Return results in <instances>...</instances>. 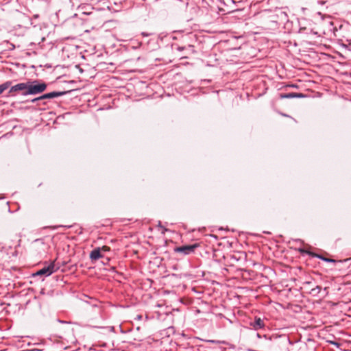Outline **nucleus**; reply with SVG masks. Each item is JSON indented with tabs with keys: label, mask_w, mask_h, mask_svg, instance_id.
<instances>
[{
	"label": "nucleus",
	"mask_w": 351,
	"mask_h": 351,
	"mask_svg": "<svg viewBox=\"0 0 351 351\" xmlns=\"http://www.w3.org/2000/svg\"><path fill=\"white\" fill-rule=\"evenodd\" d=\"M27 86V90L22 93L23 96L39 94L45 91L47 88V84L45 83H38L37 81L28 82Z\"/></svg>",
	"instance_id": "1"
},
{
	"label": "nucleus",
	"mask_w": 351,
	"mask_h": 351,
	"mask_svg": "<svg viewBox=\"0 0 351 351\" xmlns=\"http://www.w3.org/2000/svg\"><path fill=\"white\" fill-rule=\"evenodd\" d=\"M301 97V96L300 95H293V94H289V95H286L285 96H282V97L292 98V97Z\"/></svg>",
	"instance_id": "9"
},
{
	"label": "nucleus",
	"mask_w": 351,
	"mask_h": 351,
	"mask_svg": "<svg viewBox=\"0 0 351 351\" xmlns=\"http://www.w3.org/2000/svg\"><path fill=\"white\" fill-rule=\"evenodd\" d=\"M11 85V82L8 81L0 85V94H1L5 90L8 88Z\"/></svg>",
	"instance_id": "8"
},
{
	"label": "nucleus",
	"mask_w": 351,
	"mask_h": 351,
	"mask_svg": "<svg viewBox=\"0 0 351 351\" xmlns=\"http://www.w3.org/2000/svg\"><path fill=\"white\" fill-rule=\"evenodd\" d=\"M330 343L335 345V346L337 347H339V344L335 341H329Z\"/></svg>",
	"instance_id": "12"
},
{
	"label": "nucleus",
	"mask_w": 351,
	"mask_h": 351,
	"mask_svg": "<svg viewBox=\"0 0 351 351\" xmlns=\"http://www.w3.org/2000/svg\"><path fill=\"white\" fill-rule=\"evenodd\" d=\"M27 83H19L14 86L10 87L9 93L12 94L14 92L23 91L25 92L27 90Z\"/></svg>",
	"instance_id": "4"
},
{
	"label": "nucleus",
	"mask_w": 351,
	"mask_h": 351,
	"mask_svg": "<svg viewBox=\"0 0 351 351\" xmlns=\"http://www.w3.org/2000/svg\"><path fill=\"white\" fill-rule=\"evenodd\" d=\"M45 98H41V96L38 97H36V98H34L33 99H32V103H34L38 100H40V99H44Z\"/></svg>",
	"instance_id": "11"
},
{
	"label": "nucleus",
	"mask_w": 351,
	"mask_h": 351,
	"mask_svg": "<svg viewBox=\"0 0 351 351\" xmlns=\"http://www.w3.org/2000/svg\"><path fill=\"white\" fill-rule=\"evenodd\" d=\"M64 93H65L64 92L53 91V92L45 93V94L41 95V98L53 99V98H55V97H58L62 96V95H64Z\"/></svg>",
	"instance_id": "7"
},
{
	"label": "nucleus",
	"mask_w": 351,
	"mask_h": 351,
	"mask_svg": "<svg viewBox=\"0 0 351 351\" xmlns=\"http://www.w3.org/2000/svg\"><path fill=\"white\" fill-rule=\"evenodd\" d=\"M324 260L326 262H335L334 260L332 259H329V258H324Z\"/></svg>",
	"instance_id": "13"
},
{
	"label": "nucleus",
	"mask_w": 351,
	"mask_h": 351,
	"mask_svg": "<svg viewBox=\"0 0 351 351\" xmlns=\"http://www.w3.org/2000/svg\"><path fill=\"white\" fill-rule=\"evenodd\" d=\"M101 252H105L109 251L110 248L107 246H103L102 247H100Z\"/></svg>",
	"instance_id": "10"
},
{
	"label": "nucleus",
	"mask_w": 351,
	"mask_h": 351,
	"mask_svg": "<svg viewBox=\"0 0 351 351\" xmlns=\"http://www.w3.org/2000/svg\"><path fill=\"white\" fill-rule=\"evenodd\" d=\"M250 326L256 330L264 328L265 324L263 320L260 317H256L254 322L250 323Z\"/></svg>",
	"instance_id": "5"
},
{
	"label": "nucleus",
	"mask_w": 351,
	"mask_h": 351,
	"mask_svg": "<svg viewBox=\"0 0 351 351\" xmlns=\"http://www.w3.org/2000/svg\"><path fill=\"white\" fill-rule=\"evenodd\" d=\"M165 231H167V229H165V228H162V233H164V232H165Z\"/></svg>",
	"instance_id": "14"
},
{
	"label": "nucleus",
	"mask_w": 351,
	"mask_h": 351,
	"mask_svg": "<svg viewBox=\"0 0 351 351\" xmlns=\"http://www.w3.org/2000/svg\"><path fill=\"white\" fill-rule=\"evenodd\" d=\"M56 271L55 269V265L53 263H51L47 267H45L40 270H38L36 275L37 276H49L53 273Z\"/></svg>",
	"instance_id": "2"
},
{
	"label": "nucleus",
	"mask_w": 351,
	"mask_h": 351,
	"mask_svg": "<svg viewBox=\"0 0 351 351\" xmlns=\"http://www.w3.org/2000/svg\"><path fill=\"white\" fill-rule=\"evenodd\" d=\"M102 256L100 247L94 249L90 254V258L92 261H97Z\"/></svg>",
	"instance_id": "6"
},
{
	"label": "nucleus",
	"mask_w": 351,
	"mask_h": 351,
	"mask_svg": "<svg viewBox=\"0 0 351 351\" xmlns=\"http://www.w3.org/2000/svg\"><path fill=\"white\" fill-rule=\"evenodd\" d=\"M196 247L197 245H185L176 248L175 251L186 255L193 252Z\"/></svg>",
	"instance_id": "3"
}]
</instances>
